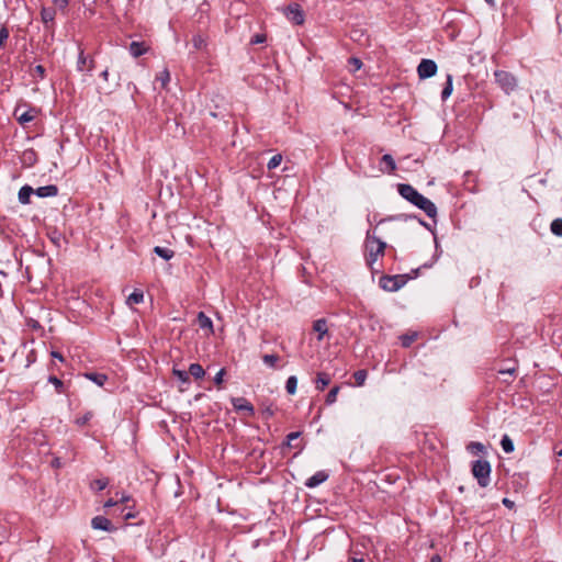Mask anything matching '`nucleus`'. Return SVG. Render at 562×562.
<instances>
[{
  "label": "nucleus",
  "mask_w": 562,
  "mask_h": 562,
  "mask_svg": "<svg viewBox=\"0 0 562 562\" xmlns=\"http://www.w3.org/2000/svg\"><path fill=\"white\" fill-rule=\"evenodd\" d=\"M397 191L403 199L424 211L428 217L435 218L437 216V206L435 203L420 194L413 186L400 183L397 186Z\"/></svg>",
  "instance_id": "nucleus-1"
},
{
  "label": "nucleus",
  "mask_w": 562,
  "mask_h": 562,
  "mask_svg": "<svg viewBox=\"0 0 562 562\" xmlns=\"http://www.w3.org/2000/svg\"><path fill=\"white\" fill-rule=\"evenodd\" d=\"M386 248V243L374 236L371 231L367 232L366 236V250H367V265L372 268L373 263L378 260L379 256H383Z\"/></svg>",
  "instance_id": "nucleus-2"
},
{
  "label": "nucleus",
  "mask_w": 562,
  "mask_h": 562,
  "mask_svg": "<svg viewBox=\"0 0 562 562\" xmlns=\"http://www.w3.org/2000/svg\"><path fill=\"white\" fill-rule=\"evenodd\" d=\"M471 472L481 487H487L490 485L492 467L487 460L479 459L473 461Z\"/></svg>",
  "instance_id": "nucleus-3"
},
{
  "label": "nucleus",
  "mask_w": 562,
  "mask_h": 562,
  "mask_svg": "<svg viewBox=\"0 0 562 562\" xmlns=\"http://www.w3.org/2000/svg\"><path fill=\"white\" fill-rule=\"evenodd\" d=\"M407 282L406 274L383 276L380 278L379 285L387 292H396Z\"/></svg>",
  "instance_id": "nucleus-4"
},
{
  "label": "nucleus",
  "mask_w": 562,
  "mask_h": 562,
  "mask_svg": "<svg viewBox=\"0 0 562 562\" xmlns=\"http://www.w3.org/2000/svg\"><path fill=\"white\" fill-rule=\"evenodd\" d=\"M495 81L498 87L506 93H512L517 88L516 77L505 70H496L494 72Z\"/></svg>",
  "instance_id": "nucleus-5"
},
{
  "label": "nucleus",
  "mask_w": 562,
  "mask_h": 562,
  "mask_svg": "<svg viewBox=\"0 0 562 562\" xmlns=\"http://www.w3.org/2000/svg\"><path fill=\"white\" fill-rule=\"evenodd\" d=\"M284 14L286 19L292 22L294 25H302L305 20L304 12L300 4L292 3L286 7L284 10Z\"/></svg>",
  "instance_id": "nucleus-6"
},
{
  "label": "nucleus",
  "mask_w": 562,
  "mask_h": 562,
  "mask_svg": "<svg viewBox=\"0 0 562 562\" xmlns=\"http://www.w3.org/2000/svg\"><path fill=\"white\" fill-rule=\"evenodd\" d=\"M437 72V64L432 59H422L417 67V74L420 79H427Z\"/></svg>",
  "instance_id": "nucleus-7"
},
{
  "label": "nucleus",
  "mask_w": 562,
  "mask_h": 562,
  "mask_svg": "<svg viewBox=\"0 0 562 562\" xmlns=\"http://www.w3.org/2000/svg\"><path fill=\"white\" fill-rule=\"evenodd\" d=\"M21 110L22 105H18L14 109V116L21 125H25L26 123L33 121L38 113V110L36 108H29L23 112H21Z\"/></svg>",
  "instance_id": "nucleus-8"
},
{
  "label": "nucleus",
  "mask_w": 562,
  "mask_h": 562,
  "mask_svg": "<svg viewBox=\"0 0 562 562\" xmlns=\"http://www.w3.org/2000/svg\"><path fill=\"white\" fill-rule=\"evenodd\" d=\"M231 403L238 412H246L249 416L255 414L252 404L245 397H232Z\"/></svg>",
  "instance_id": "nucleus-9"
},
{
  "label": "nucleus",
  "mask_w": 562,
  "mask_h": 562,
  "mask_svg": "<svg viewBox=\"0 0 562 562\" xmlns=\"http://www.w3.org/2000/svg\"><path fill=\"white\" fill-rule=\"evenodd\" d=\"M91 526L93 529L108 532H112L115 530V527L112 525L111 520L100 515L92 518Z\"/></svg>",
  "instance_id": "nucleus-10"
},
{
  "label": "nucleus",
  "mask_w": 562,
  "mask_h": 562,
  "mask_svg": "<svg viewBox=\"0 0 562 562\" xmlns=\"http://www.w3.org/2000/svg\"><path fill=\"white\" fill-rule=\"evenodd\" d=\"M329 475L326 471L321 470L317 471L315 474H313L311 477H308L305 481V486L308 488L317 487L318 485L323 484L328 480Z\"/></svg>",
  "instance_id": "nucleus-11"
},
{
  "label": "nucleus",
  "mask_w": 562,
  "mask_h": 562,
  "mask_svg": "<svg viewBox=\"0 0 562 562\" xmlns=\"http://www.w3.org/2000/svg\"><path fill=\"white\" fill-rule=\"evenodd\" d=\"M78 49H79V53H78V60H77V70L83 71L85 66L88 65V71H91L95 65L94 59L90 58L88 61V58L85 55L83 48L79 45Z\"/></svg>",
  "instance_id": "nucleus-12"
},
{
  "label": "nucleus",
  "mask_w": 562,
  "mask_h": 562,
  "mask_svg": "<svg viewBox=\"0 0 562 562\" xmlns=\"http://www.w3.org/2000/svg\"><path fill=\"white\" fill-rule=\"evenodd\" d=\"M196 322L201 329L206 330V336H210L214 333L213 322L204 312H199Z\"/></svg>",
  "instance_id": "nucleus-13"
},
{
  "label": "nucleus",
  "mask_w": 562,
  "mask_h": 562,
  "mask_svg": "<svg viewBox=\"0 0 562 562\" xmlns=\"http://www.w3.org/2000/svg\"><path fill=\"white\" fill-rule=\"evenodd\" d=\"M34 194L40 198L56 196L58 194V188L55 184L38 187L36 190H34Z\"/></svg>",
  "instance_id": "nucleus-14"
},
{
  "label": "nucleus",
  "mask_w": 562,
  "mask_h": 562,
  "mask_svg": "<svg viewBox=\"0 0 562 562\" xmlns=\"http://www.w3.org/2000/svg\"><path fill=\"white\" fill-rule=\"evenodd\" d=\"M148 50V46L144 42H132L130 44V53L133 57L137 58Z\"/></svg>",
  "instance_id": "nucleus-15"
},
{
  "label": "nucleus",
  "mask_w": 562,
  "mask_h": 562,
  "mask_svg": "<svg viewBox=\"0 0 562 562\" xmlns=\"http://www.w3.org/2000/svg\"><path fill=\"white\" fill-rule=\"evenodd\" d=\"M313 329L318 334L317 340H323L324 336L327 334V322L324 318L316 319L313 324Z\"/></svg>",
  "instance_id": "nucleus-16"
},
{
  "label": "nucleus",
  "mask_w": 562,
  "mask_h": 562,
  "mask_svg": "<svg viewBox=\"0 0 562 562\" xmlns=\"http://www.w3.org/2000/svg\"><path fill=\"white\" fill-rule=\"evenodd\" d=\"M83 375L86 379L95 383L98 386H103L104 383L108 381V375L104 373L86 372Z\"/></svg>",
  "instance_id": "nucleus-17"
},
{
  "label": "nucleus",
  "mask_w": 562,
  "mask_h": 562,
  "mask_svg": "<svg viewBox=\"0 0 562 562\" xmlns=\"http://www.w3.org/2000/svg\"><path fill=\"white\" fill-rule=\"evenodd\" d=\"M381 164L385 165V167H381V171L391 173L396 169V164L393 157L390 154H385L381 158Z\"/></svg>",
  "instance_id": "nucleus-18"
},
{
  "label": "nucleus",
  "mask_w": 562,
  "mask_h": 562,
  "mask_svg": "<svg viewBox=\"0 0 562 562\" xmlns=\"http://www.w3.org/2000/svg\"><path fill=\"white\" fill-rule=\"evenodd\" d=\"M32 194H34V189L30 186H23L19 190V194H18L19 202L22 204H29Z\"/></svg>",
  "instance_id": "nucleus-19"
},
{
  "label": "nucleus",
  "mask_w": 562,
  "mask_h": 562,
  "mask_svg": "<svg viewBox=\"0 0 562 562\" xmlns=\"http://www.w3.org/2000/svg\"><path fill=\"white\" fill-rule=\"evenodd\" d=\"M315 383H316V390L324 391L330 383V375L325 372H318Z\"/></svg>",
  "instance_id": "nucleus-20"
},
{
  "label": "nucleus",
  "mask_w": 562,
  "mask_h": 562,
  "mask_svg": "<svg viewBox=\"0 0 562 562\" xmlns=\"http://www.w3.org/2000/svg\"><path fill=\"white\" fill-rule=\"evenodd\" d=\"M56 15L54 8H43L41 11V19L45 25L53 23Z\"/></svg>",
  "instance_id": "nucleus-21"
},
{
  "label": "nucleus",
  "mask_w": 562,
  "mask_h": 562,
  "mask_svg": "<svg viewBox=\"0 0 562 562\" xmlns=\"http://www.w3.org/2000/svg\"><path fill=\"white\" fill-rule=\"evenodd\" d=\"M36 160H37V158H36V153L34 149H26L23 151L22 162L25 166L31 167L36 162Z\"/></svg>",
  "instance_id": "nucleus-22"
},
{
  "label": "nucleus",
  "mask_w": 562,
  "mask_h": 562,
  "mask_svg": "<svg viewBox=\"0 0 562 562\" xmlns=\"http://www.w3.org/2000/svg\"><path fill=\"white\" fill-rule=\"evenodd\" d=\"M154 252L165 260H170L175 256V251L170 248L156 246Z\"/></svg>",
  "instance_id": "nucleus-23"
},
{
  "label": "nucleus",
  "mask_w": 562,
  "mask_h": 562,
  "mask_svg": "<svg viewBox=\"0 0 562 562\" xmlns=\"http://www.w3.org/2000/svg\"><path fill=\"white\" fill-rule=\"evenodd\" d=\"M189 374H191L194 379H202L205 374L203 367L199 363H191L189 367Z\"/></svg>",
  "instance_id": "nucleus-24"
},
{
  "label": "nucleus",
  "mask_w": 562,
  "mask_h": 562,
  "mask_svg": "<svg viewBox=\"0 0 562 562\" xmlns=\"http://www.w3.org/2000/svg\"><path fill=\"white\" fill-rule=\"evenodd\" d=\"M452 75H447V81L445 83V87L441 91V99L445 101L447 100L451 93H452V90H453V85H452Z\"/></svg>",
  "instance_id": "nucleus-25"
},
{
  "label": "nucleus",
  "mask_w": 562,
  "mask_h": 562,
  "mask_svg": "<svg viewBox=\"0 0 562 562\" xmlns=\"http://www.w3.org/2000/svg\"><path fill=\"white\" fill-rule=\"evenodd\" d=\"M501 447L505 453H512L515 450L514 442L508 435L502 437Z\"/></svg>",
  "instance_id": "nucleus-26"
},
{
  "label": "nucleus",
  "mask_w": 562,
  "mask_h": 562,
  "mask_svg": "<svg viewBox=\"0 0 562 562\" xmlns=\"http://www.w3.org/2000/svg\"><path fill=\"white\" fill-rule=\"evenodd\" d=\"M144 301V293L140 290L133 291L127 297V304H140Z\"/></svg>",
  "instance_id": "nucleus-27"
},
{
  "label": "nucleus",
  "mask_w": 562,
  "mask_h": 562,
  "mask_svg": "<svg viewBox=\"0 0 562 562\" xmlns=\"http://www.w3.org/2000/svg\"><path fill=\"white\" fill-rule=\"evenodd\" d=\"M48 382L55 386V391L58 394H64L66 392L64 382L60 379H58L57 376L49 375Z\"/></svg>",
  "instance_id": "nucleus-28"
},
{
  "label": "nucleus",
  "mask_w": 562,
  "mask_h": 562,
  "mask_svg": "<svg viewBox=\"0 0 562 562\" xmlns=\"http://www.w3.org/2000/svg\"><path fill=\"white\" fill-rule=\"evenodd\" d=\"M417 338L416 333L404 334L400 336L401 345L408 348Z\"/></svg>",
  "instance_id": "nucleus-29"
},
{
  "label": "nucleus",
  "mask_w": 562,
  "mask_h": 562,
  "mask_svg": "<svg viewBox=\"0 0 562 562\" xmlns=\"http://www.w3.org/2000/svg\"><path fill=\"white\" fill-rule=\"evenodd\" d=\"M297 387V378L295 375H291L288 378L285 382V390L289 394L293 395L296 392Z\"/></svg>",
  "instance_id": "nucleus-30"
},
{
  "label": "nucleus",
  "mask_w": 562,
  "mask_h": 562,
  "mask_svg": "<svg viewBox=\"0 0 562 562\" xmlns=\"http://www.w3.org/2000/svg\"><path fill=\"white\" fill-rule=\"evenodd\" d=\"M367 376H368L367 370H363V369L357 370L353 373V379H355L356 385L362 386L367 380Z\"/></svg>",
  "instance_id": "nucleus-31"
},
{
  "label": "nucleus",
  "mask_w": 562,
  "mask_h": 562,
  "mask_svg": "<svg viewBox=\"0 0 562 562\" xmlns=\"http://www.w3.org/2000/svg\"><path fill=\"white\" fill-rule=\"evenodd\" d=\"M497 372L499 374H508L510 376H514L517 372V366L515 363V361H513V364L512 366H508V364H504L503 367H501Z\"/></svg>",
  "instance_id": "nucleus-32"
},
{
  "label": "nucleus",
  "mask_w": 562,
  "mask_h": 562,
  "mask_svg": "<svg viewBox=\"0 0 562 562\" xmlns=\"http://www.w3.org/2000/svg\"><path fill=\"white\" fill-rule=\"evenodd\" d=\"M467 449L471 452V453H481V452H484L485 451V447L483 443L481 442H477V441H471Z\"/></svg>",
  "instance_id": "nucleus-33"
},
{
  "label": "nucleus",
  "mask_w": 562,
  "mask_h": 562,
  "mask_svg": "<svg viewBox=\"0 0 562 562\" xmlns=\"http://www.w3.org/2000/svg\"><path fill=\"white\" fill-rule=\"evenodd\" d=\"M340 387L338 385L334 386L329 392L328 394L326 395V398H325V403L327 405H331L336 402V398H337V395H338V392H339Z\"/></svg>",
  "instance_id": "nucleus-34"
},
{
  "label": "nucleus",
  "mask_w": 562,
  "mask_h": 562,
  "mask_svg": "<svg viewBox=\"0 0 562 562\" xmlns=\"http://www.w3.org/2000/svg\"><path fill=\"white\" fill-rule=\"evenodd\" d=\"M551 232L557 236H562V217L553 220L551 223Z\"/></svg>",
  "instance_id": "nucleus-35"
},
{
  "label": "nucleus",
  "mask_w": 562,
  "mask_h": 562,
  "mask_svg": "<svg viewBox=\"0 0 562 562\" xmlns=\"http://www.w3.org/2000/svg\"><path fill=\"white\" fill-rule=\"evenodd\" d=\"M281 161H282V155H281V154H276V155H273V156L269 159V161H268V164H267V168H268L269 170L276 169L277 167H279V166H280Z\"/></svg>",
  "instance_id": "nucleus-36"
},
{
  "label": "nucleus",
  "mask_w": 562,
  "mask_h": 562,
  "mask_svg": "<svg viewBox=\"0 0 562 562\" xmlns=\"http://www.w3.org/2000/svg\"><path fill=\"white\" fill-rule=\"evenodd\" d=\"M156 80L161 83V87L165 88L167 83L170 81V72L168 69H164L157 77Z\"/></svg>",
  "instance_id": "nucleus-37"
},
{
  "label": "nucleus",
  "mask_w": 562,
  "mask_h": 562,
  "mask_svg": "<svg viewBox=\"0 0 562 562\" xmlns=\"http://www.w3.org/2000/svg\"><path fill=\"white\" fill-rule=\"evenodd\" d=\"M172 372H173V375L179 381H181L182 383H189L190 382L189 373L187 371L179 370V369H173Z\"/></svg>",
  "instance_id": "nucleus-38"
},
{
  "label": "nucleus",
  "mask_w": 562,
  "mask_h": 562,
  "mask_svg": "<svg viewBox=\"0 0 562 562\" xmlns=\"http://www.w3.org/2000/svg\"><path fill=\"white\" fill-rule=\"evenodd\" d=\"M278 360H279V357H278L277 355H265V356L262 357V361H263L267 366H269V367H271V368H274V366H276V363H277V361H278Z\"/></svg>",
  "instance_id": "nucleus-39"
},
{
  "label": "nucleus",
  "mask_w": 562,
  "mask_h": 562,
  "mask_svg": "<svg viewBox=\"0 0 562 562\" xmlns=\"http://www.w3.org/2000/svg\"><path fill=\"white\" fill-rule=\"evenodd\" d=\"M92 416H93V414L91 412H87L85 415H82L81 417H78L76 419V424L79 426H83L90 422Z\"/></svg>",
  "instance_id": "nucleus-40"
},
{
  "label": "nucleus",
  "mask_w": 562,
  "mask_h": 562,
  "mask_svg": "<svg viewBox=\"0 0 562 562\" xmlns=\"http://www.w3.org/2000/svg\"><path fill=\"white\" fill-rule=\"evenodd\" d=\"M109 482L106 479H98L94 480L92 483V486L95 487L98 491H102L108 486Z\"/></svg>",
  "instance_id": "nucleus-41"
},
{
  "label": "nucleus",
  "mask_w": 562,
  "mask_h": 562,
  "mask_svg": "<svg viewBox=\"0 0 562 562\" xmlns=\"http://www.w3.org/2000/svg\"><path fill=\"white\" fill-rule=\"evenodd\" d=\"M192 44L195 49H201L205 46V41L201 35H196L192 38Z\"/></svg>",
  "instance_id": "nucleus-42"
},
{
  "label": "nucleus",
  "mask_w": 562,
  "mask_h": 562,
  "mask_svg": "<svg viewBox=\"0 0 562 562\" xmlns=\"http://www.w3.org/2000/svg\"><path fill=\"white\" fill-rule=\"evenodd\" d=\"M9 38V31L5 26L0 29V46H3Z\"/></svg>",
  "instance_id": "nucleus-43"
},
{
  "label": "nucleus",
  "mask_w": 562,
  "mask_h": 562,
  "mask_svg": "<svg viewBox=\"0 0 562 562\" xmlns=\"http://www.w3.org/2000/svg\"><path fill=\"white\" fill-rule=\"evenodd\" d=\"M266 40H267V37H266V35H265V34H260V33H258V34H255V35L251 37L250 43H251V44H262V43H265V42H266Z\"/></svg>",
  "instance_id": "nucleus-44"
},
{
  "label": "nucleus",
  "mask_w": 562,
  "mask_h": 562,
  "mask_svg": "<svg viewBox=\"0 0 562 562\" xmlns=\"http://www.w3.org/2000/svg\"><path fill=\"white\" fill-rule=\"evenodd\" d=\"M301 436L300 431H293L286 435V445L291 446L292 441L296 440Z\"/></svg>",
  "instance_id": "nucleus-45"
},
{
  "label": "nucleus",
  "mask_w": 562,
  "mask_h": 562,
  "mask_svg": "<svg viewBox=\"0 0 562 562\" xmlns=\"http://www.w3.org/2000/svg\"><path fill=\"white\" fill-rule=\"evenodd\" d=\"M349 64L353 66V71L359 70L362 66V61L357 57H350Z\"/></svg>",
  "instance_id": "nucleus-46"
},
{
  "label": "nucleus",
  "mask_w": 562,
  "mask_h": 562,
  "mask_svg": "<svg viewBox=\"0 0 562 562\" xmlns=\"http://www.w3.org/2000/svg\"><path fill=\"white\" fill-rule=\"evenodd\" d=\"M274 415V409L272 406H267L265 409H262V416L265 419H269Z\"/></svg>",
  "instance_id": "nucleus-47"
},
{
  "label": "nucleus",
  "mask_w": 562,
  "mask_h": 562,
  "mask_svg": "<svg viewBox=\"0 0 562 562\" xmlns=\"http://www.w3.org/2000/svg\"><path fill=\"white\" fill-rule=\"evenodd\" d=\"M34 74H35L38 78L44 79V77H45V68H44V66H42V65H37V66H35V67H34Z\"/></svg>",
  "instance_id": "nucleus-48"
},
{
  "label": "nucleus",
  "mask_w": 562,
  "mask_h": 562,
  "mask_svg": "<svg viewBox=\"0 0 562 562\" xmlns=\"http://www.w3.org/2000/svg\"><path fill=\"white\" fill-rule=\"evenodd\" d=\"M225 374V369H221L214 376V383L220 385L223 383V376Z\"/></svg>",
  "instance_id": "nucleus-49"
},
{
  "label": "nucleus",
  "mask_w": 562,
  "mask_h": 562,
  "mask_svg": "<svg viewBox=\"0 0 562 562\" xmlns=\"http://www.w3.org/2000/svg\"><path fill=\"white\" fill-rule=\"evenodd\" d=\"M55 7L59 9H65L68 5V0H53Z\"/></svg>",
  "instance_id": "nucleus-50"
},
{
  "label": "nucleus",
  "mask_w": 562,
  "mask_h": 562,
  "mask_svg": "<svg viewBox=\"0 0 562 562\" xmlns=\"http://www.w3.org/2000/svg\"><path fill=\"white\" fill-rule=\"evenodd\" d=\"M50 356H52L53 358H55V359H57V360L61 361V362H64V361H65L64 356H63L59 351H55V350H54V351H52V352H50Z\"/></svg>",
  "instance_id": "nucleus-51"
},
{
  "label": "nucleus",
  "mask_w": 562,
  "mask_h": 562,
  "mask_svg": "<svg viewBox=\"0 0 562 562\" xmlns=\"http://www.w3.org/2000/svg\"><path fill=\"white\" fill-rule=\"evenodd\" d=\"M117 504H119V502H117V501H115V499H113V498H110V499H108V501L104 503V507H105V508H109V507H113V506H115V505H117Z\"/></svg>",
  "instance_id": "nucleus-52"
},
{
  "label": "nucleus",
  "mask_w": 562,
  "mask_h": 562,
  "mask_svg": "<svg viewBox=\"0 0 562 562\" xmlns=\"http://www.w3.org/2000/svg\"><path fill=\"white\" fill-rule=\"evenodd\" d=\"M52 467L56 468V469L60 468L61 467L60 458H58V457L54 458L53 461H52Z\"/></svg>",
  "instance_id": "nucleus-53"
},
{
  "label": "nucleus",
  "mask_w": 562,
  "mask_h": 562,
  "mask_svg": "<svg viewBox=\"0 0 562 562\" xmlns=\"http://www.w3.org/2000/svg\"><path fill=\"white\" fill-rule=\"evenodd\" d=\"M503 505L506 506L507 508H513L514 507V502L510 501L509 498L505 497L503 498L502 501Z\"/></svg>",
  "instance_id": "nucleus-54"
},
{
  "label": "nucleus",
  "mask_w": 562,
  "mask_h": 562,
  "mask_svg": "<svg viewBox=\"0 0 562 562\" xmlns=\"http://www.w3.org/2000/svg\"><path fill=\"white\" fill-rule=\"evenodd\" d=\"M131 499H132V497L130 495L122 494L121 498L117 499V502L124 504V503H128Z\"/></svg>",
  "instance_id": "nucleus-55"
},
{
  "label": "nucleus",
  "mask_w": 562,
  "mask_h": 562,
  "mask_svg": "<svg viewBox=\"0 0 562 562\" xmlns=\"http://www.w3.org/2000/svg\"><path fill=\"white\" fill-rule=\"evenodd\" d=\"M7 538V530L4 527H0V543Z\"/></svg>",
  "instance_id": "nucleus-56"
},
{
  "label": "nucleus",
  "mask_w": 562,
  "mask_h": 562,
  "mask_svg": "<svg viewBox=\"0 0 562 562\" xmlns=\"http://www.w3.org/2000/svg\"><path fill=\"white\" fill-rule=\"evenodd\" d=\"M100 77H101L104 81H108V79H109V70H108V69H104V70L100 74Z\"/></svg>",
  "instance_id": "nucleus-57"
},
{
  "label": "nucleus",
  "mask_w": 562,
  "mask_h": 562,
  "mask_svg": "<svg viewBox=\"0 0 562 562\" xmlns=\"http://www.w3.org/2000/svg\"><path fill=\"white\" fill-rule=\"evenodd\" d=\"M350 562H364V559L362 557L355 555L350 559Z\"/></svg>",
  "instance_id": "nucleus-58"
},
{
  "label": "nucleus",
  "mask_w": 562,
  "mask_h": 562,
  "mask_svg": "<svg viewBox=\"0 0 562 562\" xmlns=\"http://www.w3.org/2000/svg\"><path fill=\"white\" fill-rule=\"evenodd\" d=\"M431 562H441V558L438 554L431 557Z\"/></svg>",
  "instance_id": "nucleus-59"
},
{
  "label": "nucleus",
  "mask_w": 562,
  "mask_h": 562,
  "mask_svg": "<svg viewBox=\"0 0 562 562\" xmlns=\"http://www.w3.org/2000/svg\"><path fill=\"white\" fill-rule=\"evenodd\" d=\"M124 518H125V519L135 518V514H134V513H132V512H128V513H126V514L124 515Z\"/></svg>",
  "instance_id": "nucleus-60"
},
{
  "label": "nucleus",
  "mask_w": 562,
  "mask_h": 562,
  "mask_svg": "<svg viewBox=\"0 0 562 562\" xmlns=\"http://www.w3.org/2000/svg\"><path fill=\"white\" fill-rule=\"evenodd\" d=\"M419 223H420L424 227H426L427 229H430V226H429L425 221L419 220Z\"/></svg>",
  "instance_id": "nucleus-61"
},
{
  "label": "nucleus",
  "mask_w": 562,
  "mask_h": 562,
  "mask_svg": "<svg viewBox=\"0 0 562 562\" xmlns=\"http://www.w3.org/2000/svg\"><path fill=\"white\" fill-rule=\"evenodd\" d=\"M554 451H555V454L558 457H562V449L561 450H557V447L554 448Z\"/></svg>",
  "instance_id": "nucleus-62"
},
{
  "label": "nucleus",
  "mask_w": 562,
  "mask_h": 562,
  "mask_svg": "<svg viewBox=\"0 0 562 562\" xmlns=\"http://www.w3.org/2000/svg\"><path fill=\"white\" fill-rule=\"evenodd\" d=\"M490 5L494 7L495 5V0H485Z\"/></svg>",
  "instance_id": "nucleus-63"
},
{
  "label": "nucleus",
  "mask_w": 562,
  "mask_h": 562,
  "mask_svg": "<svg viewBox=\"0 0 562 562\" xmlns=\"http://www.w3.org/2000/svg\"><path fill=\"white\" fill-rule=\"evenodd\" d=\"M435 246H436V249H438L439 244H438V240H437V237H436V236H435Z\"/></svg>",
  "instance_id": "nucleus-64"
}]
</instances>
